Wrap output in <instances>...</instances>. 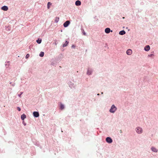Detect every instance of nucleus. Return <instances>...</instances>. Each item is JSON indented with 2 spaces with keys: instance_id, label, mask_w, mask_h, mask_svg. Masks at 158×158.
<instances>
[{
  "instance_id": "nucleus-1",
  "label": "nucleus",
  "mask_w": 158,
  "mask_h": 158,
  "mask_svg": "<svg viewBox=\"0 0 158 158\" xmlns=\"http://www.w3.org/2000/svg\"><path fill=\"white\" fill-rule=\"evenodd\" d=\"M117 108L114 105H112L109 110V112L112 113H114L117 110Z\"/></svg>"
},
{
  "instance_id": "nucleus-2",
  "label": "nucleus",
  "mask_w": 158,
  "mask_h": 158,
  "mask_svg": "<svg viewBox=\"0 0 158 158\" xmlns=\"http://www.w3.org/2000/svg\"><path fill=\"white\" fill-rule=\"evenodd\" d=\"M135 131L138 134H141L143 132V129L142 128L139 127L136 128Z\"/></svg>"
},
{
  "instance_id": "nucleus-3",
  "label": "nucleus",
  "mask_w": 158,
  "mask_h": 158,
  "mask_svg": "<svg viewBox=\"0 0 158 158\" xmlns=\"http://www.w3.org/2000/svg\"><path fill=\"white\" fill-rule=\"evenodd\" d=\"M106 142L108 143H111L113 142L112 138L110 137H107L106 139Z\"/></svg>"
},
{
  "instance_id": "nucleus-4",
  "label": "nucleus",
  "mask_w": 158,
  "mask_h": 158,
  "mask_svg": "<svg viewBox=\"0 0 158 158\" xmlns=\"http://www.w3.org/2000/svg\"><path fill=\"white\" fill-rule=\"evenodd\" d=\"M58 62L56 60V59H52L51 60V65L53 66H55L56 65Z\"/></svg>"
},
{
  "instance_id": "nucleus-5",
  "label": "nucleus",
  "mask_w": 158,
  "mask_h": 158,
  "mask_svg": "<svg viewBox=\"0 0 158 158\" xmlns=\"http://www.w3.org/2000/svg\"><path fill=\"white\" fill-rule=\"evenodd\" d=\"M63 58V56L62 54H60L55 59H56V60L58 63Z\"/></svg>"
},
{
  "instance_id": "nucleus-6",
  "label": "nucleus",
  "mask_w": 158,
  "mask_h": 158,
  "mask_svg": "<svg viewBox=\"0 0 158 158\" xmlns=\"http://www.w3.org/2000/svg\"><path fill=\"white\" fill-rule=\"evenodd\" d=\"M33 116L35 118L38 117L40 116V114H39V112L36 111H35L33 112Z\"/></svg>"
},
{
  "instance_id": "nucleus-7",
  "label": "nucleus",
  "mask_w": 158,
  "mask_h": 158,
  "mask_svg": "<svg viewBox=\"0 0 158 158\" xmlns=\"http://www.w3.org/2000/svg\"><path fill=\"white\" fill-rule=\"evenodd\" d=\"M70 24V22L69 21L67 20L64 23L63 26L64 27H67Z\"/></svg>"
},
{
  "instance_id": "nucleus-8",
  "label": "nucleus",
  "mask_w": 158,
  "mask_h": 158,
  "mask_svg": "<svg viewBox=\"0 0 158 158\" xmlns=\"http://www.w3.org/2000/svg\"><path fill=\"white\" fill-rule=\"evenodd\" d=\"M92 72L93 71L92 69H91L88 68L87 71V74L88 75H90L92 74Z\"/></svg>"
},
{
  "instance_id": "nucleus-9",
  "label": "nucleus",
  "mask_w": 158,
  "mask_h": 158,
  "mask_svg": "<svg viewBox=\"0 0 158 158\" xmlns=\"http://www.w3.org/2000/svg\"><path fill=\"white\" fill-rule=\"evenodd\" d=\"M105 31L106 33L108 34L110 32H112L113 31L110 30V28L107 27V28H106L105 29Z\"/></svg>"
},
{
  "instance_id": "nucleus-10",
  "label": "nucleus",
  "mask_w": 158,
  "mask_h": 158,
  "mask_svg": "<svg viewBox=\"0 0 158 158\" xmlns=\"http://www.w3.org/2000/svg\"><path fill=\"white\" fill-rule=\"evenodd\" d=\"M65 108V106L62 103L60 102L59 106V109L61 110H64Z\"/></svg>"
},
{
  "instance_id": "nucleus-11",
  "label": "nucleus",
  "mask_w": 158,
  "mask_h": 158,
  "mask_svg": "<svg viewBox=\"0 0 158 158\" xmlns=\"http://www.w3.org/2000/svg\"><path fill=\"white\" fill-rule=\"evenodd\" d=\"M1 9L3 10L6 11L8 10V8L7 6H4L1 7Z\"/></svg>"
},
{
  "instance_id": "nucleus-12",
  "label": "nucleus",
  "mask_w": 158,
  "mask_h": 158,
  "mask_svg": "<svg viewBox=\"0 0 158 158\" xmlns=\"http://www.w3.org/2000/svg\"><path fill=\"white\" fill-rule=\"evenodd\" d=\"M150 46L149 45H147L145 47L144 50L145 51L148 52L150 50Z\"/></svg>"
},
{
  "instance_id": "nucleus-13",
  "label": "nucleus",
  "mask_w": 158,
  "mask_h": 158,
  "mask_svg": "<svg viewBox=\"0 0 158 158\" xmlns=\"http://www.w3.org/2000/svg\"><path fill=\"white\" fill-rule=\"evenodd\" d=\"M69 42L67 40H66L64 43H63L62 44L63 47H66L69 44Z\"/></svg>"
},
{
  "instance_id": "nucleus-14",
  "label": "nucleus",
  "mask_w": 158,
  "mask_h": 158,
  "mask_svg": "<svg viewBox=\"0 0 158 158\" xmlns=\"http://www.w3.org/2000/svg\"><path fill=\"white\" fill-rule=\"evenodd\" d=\"M132 51L131 49H128L126 51V53L127 55H130L131 54Z\"/></svg>"
},
{
  "instance_id": "nucleus-15",
  "label": "nucleus",
  "mask_w": 158,
  "mask_h": 158,
  "mask_svg": "<svg viewBox=\"0 0 158 158\" xmlns=\"http://www.w3.org/2000/svg\"><path fill=\"white\" fill-rule=\"evenodd\" d=\"M26 117L27 116L26 115L24 114H23L21 115V118L23 121L24 119L26 118Z\"/></svg>"
},
{
  "instance_id": "nucleus-16",
  "label": "nucleus",
  "mask_w": 158,
  "mask_h": 158,
  "mask_svg": "<svg viewBox=\"0 0 158 158\" xmlns=\"http://www.w3.org/2000/svg\"><path fill=\"white\" fill-rule=\"evenodd\" d=\"M69 86L70 87L72 88V87H74L75 86L74 84L72 82L69 81L68 83Z\"/></svg>"
},
{
  "instance_id": "nucleus-17",
  "label": "nucleus",
  "mask_w": 158,
  "mask_h": 158,
  "mask_svg": "<svg viewBox=\"0 0 158 158\" xmlns=\"http://www.w3.org/2000/svg\"><path fill=\"white\" fill-rule=\"evenodd\" d=\"M75 4L77 6H79L81 5V2L80 1L78 0L76 1Z\"/></svg>"
},
{
  "instance_id": "nucleus-18",
  "label": "nucleus",
  "mask_w": 158,
  "mask_h": 158,
  "mask_svg": "<svg viewBox=\"0 0 158 158\" xmlns=\"http://www.w3.org/2000/svg\"><path fill=\"white\" fill-rule=\"evenodd\" d=\"M126 32L124 30H122L119 32V34L121 35H123L126 34Z\"/></svg>"
},
{
  "instance_id": "nucleus-19",
  "label": "nucleus",
  "mask_w": 158,
  "mask_h": 158,
  "mask_svg": "<svg viewBox=\"0 0 158 158\" xmlns=\"http://www.w3.org/2000/svg\"><path fill=\"white\" fill-rule=\"evenodd\" d=\"M36 42L38 44H40L42 42V39L40 38H39L36 40Z\"/></svg>"
},
{
  "instance_id": "nucleus-20",
  "label": "nucleus",
  "mask_w": 158,
  "mask_h": 158,
  "mask_svg": "<svg viewBox=\"0 0 158 158\" xmlns=\"http://www.w3.org/2000/svg\"><path fill=\"white\" fill-rule=\"evenodd\" d=\"M152 151L153 152H157L158 150L157 149H156L154 147H152L151 148Z\"/></svg>"
},
{
  "instance_id": "nucleus-21",
  "label": "nucleus",
  "mask_w": 158,
  "mask_h": 158,
  "mask_svg": "<svg viewBox=\"0 0 158 158\" xmlns=\"http://www.w3.org/2000/svg\"><path fill=\"white\" fill-rule=\"evenodd\" d=\"M59 19V18L58 17H56L55 19V23H57L58 22Z\"/></svg>"
},
{
  "instance_id": "nucleus-22",
  "label": "nucleus",
  "mask_w": 158,
  "mask_h": 158,
  "mask_svg": "<svg viewBox=\"0 0 158 158\" xmlns=\"http://www.w3.org/2000/svg\"><path fill=\"white\" fill-rule=\"evenodd\" d=\"M44 55V52H41L39 54V56L41 57H43Z\"/></svg>"
},
{
  "instance_id": "nucleus-23",
  "label": "nucleus",
  "mask_w": 158,
  "mask_h": 158,
  "mask_svg": "<svg viewBox=\"0 0 158 158\" xmlns=\"http://www.w3.org/2000/svg\"><path fill=\"white\" fill-rule=\"evenodd\" d=\"M51 5H52L51 3L50 2H48V3H47V8L48 9H49L50 8V6Z\"/></svg>"
},
{
  "instance_id": "nucleus-24",
  "label": "nucleus",
  "mask_w": 158,
  "mask_h": 158,
  "mask_svg": "<svg viewBox=\"0 0 158 158\" xmlns=\"http://www.w3.org/2000/svg\"><path fill=\"white\" fill-rule=\"evenodd\" d=\"M154 52H152V54H149L148 55V56L149 57H152V56H154Z\"/></svg>"
},
{
  "instance_id": "nucleus-25",
  "label": "nucleus",
  "mask_w": 158,
  "mask_h": 158,
  "mask_svg": "<svg viewBox=\"0 0 158 158\" xmlns=\"http://www.w3.org/2000/svg\"><path fill=\"white\" fill-rule=\"evenodd\" d=\"M23 92H20L19 94H18V95L19 97L21 98V95L23 94Z\"/></svg>"
},
{
  "instance_id": "nucleus-26",
  "label": "nucleus",
  "mask_w": 158,
  "mask_h": 158,
  "mask_svg": "<svg viewBox=\"0 0 158 158\" xmlns=\"http://www.w3.org/2000/svg\"><path fill=\"white\" fill-rule=\"evenodd\" d=\"M30 56V55L29 54H26V56H25V58L26 59L28 58Z\"/></svg>"
},
{
  "instance_id": "nucleus-27",
  "label": "nucleus",
  "mask_w": 158,
  "mask_h": 158,
  "mask_svg": "<svg viewBox=\"0 0 158 158\" xmlns=\"http://www.w3.org/2000/svg\"><path fill=\"white\" fill-rule=\"evenodd\" d=\"M17 110L19 111H21V108L19 107V106H18L17 107Z\"/></svg>"
},
{
  "instance_id": "nucleus-28",
  "label": "nucleus",
  "mask_w": 158,
  "mask_h": 158,
  "mask_svg": "<svg viewBox=\"0 0 158 158\" xmlns=\"http://www.w3.org/2000/svg\"><path fill=\"white\" fill-rule=\"evenodd\" d=\"M75 47H76V46L75 45H74V44H73L72 45L71 48H74Z\"/></svg>"
},
{
  "instance_id": "nucleus-29",
  "label": "nucleus",
  "mask_w": 158,
  "mask_h": 158,
  "mask_svg": "<svg viewBox=\"0 0 158 158\" xmlns=\"http://www.w3.org/2000/svg\"><path fill=\"white\" fill-rule=\"evenodd\" d=\"M22 123L24 126H25L27 124L25 123L24 120L23 121Z\"/></svg>"
},
{
  "instance_id": "nucleus-30",
  "label": "nucleus",
  "mask_w": 158,
  "mask_h": 158,
  "mask_svg": "<svg viewBox=\"0 0 158 158\" xmlns=\"http://www.w3.org/2000/svg\"><path fill=\"white\" fill-rule=\"evenodd\" d=\"M10 84H11V85L13 86H14L15 85V83H12L11 82H10Z\"/></svg>"
},
{
  "instance_id": "nucleus-31",
  "label": "nucleus",
  "mask_w": 158,
  "mask_h": 158,
  "mask_svg": "<svg viewBox=\"0 0 158 158\" xmlns=\"http://www.w3.org/2000/svg\"><path fill=\"white\" fill-rule=\"evenodd\" d=\"M6 29L7 31H10V28L9 27H7L6 28Z\"/></svg>"
},
{
  "instance_id": "nucleus-32",
  "label": "nucleus",
  "mask_w": 158,
  "mask_h": 158,
  "mask_svg": "<svg viewBox=\"0 0 158 158\" xmlns=\"http://www.w3.org/2000/svg\"><path fill=\"white\" fill-rule=\"evenodd\" d=\"M9 65V64H7L6 63L5 64V65L6 68H7Z\"/></svg>"
},
{
  "instance_id": "nucleus-33",
  "label": "nucleus",
  "mask_w": 158,
  "mask_h": 158,
  "mask_svg": "<svg viewBox=\"0 0 158 158\" xmlns=\"http://www.w3.org/2000/svg\"><path fill=\"white\" fill-rule=\"evenodd\" d=\"M83 34L84 35H86V33L84 31V32H83Z\"/></svg>"
},
{
  "instance_id": "nucleus-34",
  "label": "nucleus",
  "mask_w": 158,
  "mask_h": 158,
  "mask_svg": "<svg viewBox=\"0 0 158 158\" xmlns=\"http://www.w3.org/2000/svg\"><path fill=\"white\" fill-rule=\"evenodd\" d=\"M119 131H120V133H122V132H123L122 130H120Z\"/></svg>"
},
{
  "instance_id": "nucleus-35",
  "label": "nucleus",
  "mask_w": 158,
  "mask_h": 158,
  "mask_svg": "<svg viewBox=\"0 0 158 158\" xmlns=\"http://www.w3.org/2000/svg\"><path fill=\"white\" fill-rule=\"evenodd\" d=\"M10 61H7L5 62V63H9Z\"/></svg>"
},
{
  "instance_id": "nucleus-36",
  "label": "nucleus",
  "mask_w": 158,
  "mask_h": 158,
  "mask_svg": "<svg viewBox=\"0 0 158 158\" xmlns=\"http://www.w3.org/2000/svg\"><path fill=\"white\" fill-rule=\"evenodd\" d=\"M97 95H98V96H99V95H100V94H97Z\"/></svg>"
},
{
  "instance_id": "nucleus-37",
  "label": "nucleus",
  "mask_w": 158,
  "mask_h": 158,
  "mask_svg": "<svg viewBox=\"0 0 158 158\" xmlns=\"http://www.w3.org/2000/svg\"><path fill=\"white\" fill-rule=\"evenodd\" d=\"M122 18H123V19H124L125 18V17H123Z\"/></svg>"
},
{
  "instance_id": "nucleus-38",
  "label": "nucleus",
  "mask_w": 158,
  "mask_h": 158,
  "mask_svg": "<svg viewBox=\"0 0 158 158\" xmlns=\"http://www.w3.org/2000/svg\"><path fill=\"white\" fill-rule=\"evenodd\" d=\"M103 94V92H101V94Z\"/></svg>"
},
{
  "instance_id": "nucleus-39",
  "label": "nucleus",
  "mask_w": 158,
  "mask_h": 158,
  "mask_svg": "<svg viewBox=\"0 0 158 158\" xmlns=\"http://www.w3.org/2000/svg\"><path fill=\"white\" fill-rule=\"evenodd\" d=\"M55 44L56 45V42H55Z\"/></svg>"
},
{
  "instance_id": "nucleus-40",
  "label": "nucleus",
  "mask_w": 158,
  "mask_h": 158,
  "mask_svg": "<svg viewBox=\"0 0 158 158\" xmlns=\"http://www.w3.org/2000/svg\"><path fill=\"white\" fill-rule=\"evenodd\" d=\"M96 17H94V18H95V19H96Z\"/></svg>"
}]
</instances>
